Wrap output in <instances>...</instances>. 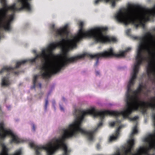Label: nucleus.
Listing matches in <instances>:
<instances>
[{"label": "nucleus", "instance_id": "nucleus-19", "mask_svg": "<svg viewBox=\"0 0 155 155\" xmlns=\"http://www.w3.org/2000/svg\"><path fill=\"white\" fill-rule=\"evenodd\" d=\"M112 2V6L114 7L115 6V0H105V2Z\"/></svg>", "mask_w": 155, "mask_h": 155}, {"label": "nucleus", "instance_id": "nucleus-8", "mask_svg": "<svg viewBox=\"0 0 155 155\" xmlns=\"http://www.w3.org/2000/svg\"><path fill=\"white\" fill-rule=\"evenodd\" d=\"M4 123L3 122L0 123V138L3 139L7 136H10L12 137L11 143H19L22 142L21 139L15 135L10 129H6L5 128Z\"/></svg>", "mask_w": 155, "mask_h": 155}, {"label": "nucleus", "instance_id": "nucleus-14", "mask_svg": "<svg viewBox=\"0 0 155 155\" xmlns=\"http://www.w3.org/2000/svg\"><path fill=\"white\" fill-rule=\"evenodd\" d=\"M144 150L145 149L143 147H140L138 150L137 153L135 154H133V155H142Z\"/></svg>", "mask_w": 155, "mask_h": 155}, {"label": "nucleus", "instance_id": "nucleus-29", "mask_svg": "<svg viewBox=\"0 0 155 155\" xmlns=\"http://www.w3.org/2000/svg\"><path fill=\"white\" fill-rule=\"evenodd\" d=\"M41 96H42L43 94V93H41Z\"/></svg>", "mask_w": 155, "mask_h": 155}, {"label": "nucleus", "instance_id": "nucleus-4", "mask_svg": "<svg viewBox=\"0 0 155 155\" xmlns=\"http://www.w3.org/2000/svg\"><path fill=\"white\" fill-rule=\"evenodd\" d=\"M147 72L149 79L151 80L152 79V75L155 76V66L153 61H151L148 62ZM131 88L130 86L127 85L126 100V108L124 110L120 111L123 114L124 118H129V116L133 110H139L142 114H144L148 108L155 110V103L141 101L137 97L133 98L130 95L132 91ZM152 99L155 100V96L153 97Z\"/></svg>", "mask_w": 155, "mask_h": 155}, {"label": "nucleus", "instance_id": "nucleus-33", "mask_svg": "<svg viewBox=\"0 0 155 155\" xmlns=\"http://www.w3.org/2000/svg\"><path fill=\"white\" fill-rule=\"evenodd\" d=\"M41 97H40L39 98V99H41Z\"/></svg>", "mask_w": 155, "mask_h": 155}, {"label": "nucleus", "instance_id": "nucleus-34", "mask_svg": "<svg viewBox=\"0 0 155 155\" xmlns=\"http://www.w3.org/2000/svg\"><path fill=\"white\" fill-rule=\"evenodd\" d=\"M75 111H76V112H77V110H76Z\"/></svg>", "mask_w": 155, "mask_h": 155}, {"label": "nucleus", "instance_id": "nucleus-20", "mask_svg": "<svg viewBox=\"0 0 155 155\" xmlns=\"http://www.w3.org/2000/svg\"><path fill=\"white\" fill-rule=\"evenodd\" d=\"M121 121L120 120H117L115 122H112L110 123V125L111 127H114L116 123H120Z\"/></svg>", "mask_w": 155, "mask_h": 155}, {"label": "nucleus", "instance_id": "nucleus-26", "mask_svg": "<svg viewBox=\"0 0 155 155\" xmlns=\"http://www.w3.org/2000/svg\"><path fill=\"white\" fill-rule=\"evenodd\" d=\"M32 129L34 131L35 130V128L34 124H33L32 126Z\"/></svg>", "mask_w": 155, "mask_h": 155}, {"label": "nucleus", "instance_id": "nucleus-11", "mask_svg": "<svg viewBox=\"0 0 155 155\" xmlns=\"http://www.w3.org/2000/svg\"><path fill=\"white\" fill-rule=\"evenodd\" d=\"M146 15H147V20H150V17L151 15L153 16H155V5L152 8L148 11V13Z\"/></svg>", "mask_w": 155, "mask_h": 155}, {"label": "nucleus", "instance_id": "nucleus-13", "mask_svg": "<svg viewBox=\"0 0 155 155\" xmlns=\"http://www.w3.org/2000/svg\"><path fill=\"white\" fill-rule=\"evenodd\" d=\"M143 87V85L140 84L137 90L134 92V94L135 95V97L134 98H136L137 97H138L137 95L138 94L141 92L142 90Z\"/></svg>", "mask_w": 155, "mask_h": 155}, {"label": "nucleus", "instance_id": "nucleus-10", "mask_svg": "<svg viewBox=\"0 0 155 155\" xmlns=\"http://www.w3.org/2000/svg\"><path fill=\"white\" fill-rule=\"evenodd\" d=\"M39 75H35L34 76L33 79V88H35L36 87H38L40 88L41 87V83H38L37 84V79L39 76Z\"/></svg>", "mask_w": 155, "mask_h": 155}, {"label": "nucleus", "instance_id": "nucleus-16", "mask_svg": "<svg viewBox=\"0 0 155 155\" xmlns=\"http://www.w3.org/2000/svg\"><path fill=\"white\" fill-rule=\"evenodd\" d=\"M119 136L115 134V135H112L111 136L109 139V140L110 141H112L113 140H115L117 139Z\"/></svg>", "mask_w": 155, "mask_h": 155}, {"label": "nucleus", "instance_id": "nucleus-23", "mask_svg": "<svg viewBox=\"0 0 155 155\" xmlns=\"http://www.w3.org/2000/svg\"><path fill=\"white\" fill-rule=\"evenodd\" d=\"M48 104V99H47L45 100V110L47 109V105Z\"/></svg>", "mask_w": 155, "mask_h": 155}, {"label": "nucleus", "instance_id": "nucleus-3", "mask_svg": "<svg viewBox=\"0 0 155 155\" xmlns=\"http://www.w3.org/2000/svg\"><path fill=\"white\" fill-rule=\"evenodd\" d=\"M79 25V29L77 34L73 37L72 39H66L64 38L65 37H67L68 35V26L66 25L63 28L58 29L55 28L54 24H52L51 27V31L55 32L56 36L60 37L62 40L58 43L54 42L51 44L49 46V50L52 51L57 47L64 48L65 44H67L70 48L73 49L77 47V43L84 38H92L97 41H101L102 39L100 38L102 36L101 32L105 29L97 27L84 31L83 29V22L80 21Z\"/></svg>", "mask_w": 155, "mask_h": 155}, {"label": "nucleus", "instance_id": "nucleus-36", "mask_svg": "<svg viewBox=\"0 0 155 155\" xmlns=\"http://www.w3.org/2000/svg\"><path fill=\"white\" fill-rule=\"evenodd\" d=\"M154 30H155V29H154Z\"/></svg>", "mask_w": 155, "mask_h": 155}, {"label": "nucleus", "instance_id": "nucleus-2", "mask_svg": "<svg viewBox=\"0 0 155 155\" xmlns=\"http://www.w3.org/2000/svg\"><path fill=\"white\" fill-rule=\"evenodd\" d=\"M51 43H50L48 47V50L51 53L50 54H48L46 53V51L45 49H43L41 53L39 54H36V51L34 50L33 52L36 54L35 57L32 59L25 60L17 62L16 67L15 68L7 66H5L0 70V74L5 72H11L15 74H18L19 73V72L15 71L16 68H18L20 65L25 64L28 61L31 63L35 62L37 59L40 58L41 59L42 62L43 63L42 66L40 68V70H41V75L43 79H47L50 78L52 75L56 74L63 67L68 64L74 62L78 60L84 58L85 57V54H81L68 58L67 56V53L65 52L64 53L63 56H61L59 63L51 64V60L50 56L52 55L51 52L54 49H53L52 51L49 50V46Z\"/></svg>", "mask_w": 155, "mask_h": 155}, {"label": "nucleus", "instance_id": "nucleus-27", "mask_svg": "<svg viewBox=\"0 0 155 155\" xmlns=\"http://www.w3.org/2000/svg\"><path fill=\"white\" fill-rule=\"evenodd\" d=\"M60 109L61 110L64 111V109L61 106H60Z\"/></svg>", "mask_w": 155, "mask_h": 155}, {"label": "nucleus", "instance_id": "nucleus-22", "mask_svg": "<svg viewBox=\"0 0 155 155\" xmlns=\"http://www.w3.org/2000/svg\"><path fill=\"white\" fill-rule=\"evenodd\" d=\"M139 117L138 116H135L133 117L130 118V119L132 121H135Z\"/></svg>", "mask_w": 155, "mask_h": 155}, {"label": "nucleus", "instance_id": "nucleus-32", "mask_svg": "<svg viewBox=\"0 0 155 155\" xmlns=\"http://www.w3.org/2000/svg\"><path fill=\"white\" fill-rule=\"evenodd\" d=\"M117 155H120V153H119Z\"/></svg>", "mask_w": 155, "mask_h": 155}, {"label": "nucleus", "instance_id": "nucleus-25", "mask_svg": "<svg viewBox=\"0 0 155 155\" xmlns=\"http://www.w3.org/2000/svg\"><path fill=\"white\" fill-rule=\"evenodd\" d=\"M96 76H97L100 74V72L99 71H96Z\"/></svg>", "mask_w": 155, "mask_h": 155}, {"label": "nucleus", "instance_id": "nucleus-5", "mask_svg": "<svg viewBox=\"0 0 155 155\" xmlns=\"http://www.w3.org/2000/svg\"><path fill=\"white\" fill-rule=\"evenodd\" d=\"M134 38L142 41L138 46L136 57V62L133 69L131 78L127 85L131 87L134 84V80L137 78L140 66L143 61L147 59V58L143 56V53L144 51H146L149 54H153L151 51L150 47L155 45V41L153 39V36L150 32L147 33L143 37H135Z\"/></svg>", "mask_w": 155, "mask_h": 155}, {"label": "nucleus", "instance_id": "nucleus-31", "mask_svg": "<svg viewBox=\"0 0 155 155\" xmlns=\"http://www.w3.org/2000/svg\"><path fill=\"white\" fill-rule=\"evenodd\" d=\"M63 99L64 101V100H65V98H64V97H63Z\"/></svg>", "mask_w": 155, "mask_h": 155}, {"label": "nucleus", "instance_id": "nucleus-35", "mask_svg": "<svg viewBox=\"0 0 155 155\" xmlns=\"http://www.w3.org/2000/svg\"><path fill=\"white\" fill-rule=\"evenodd\" d=\"M154 57L155 58V56H154Z\"/></svg>", "mask_w": 155, "mask_h": 155}, {"label": "nucleus", "instance_id": "nucleus-30", "mask_svg": "<svg viewBox=\"0 0 155 155\" xmlns=\"http://www.w3.org/2000/svg\"><path fill=\"white\" fill-rule=\"evenodd\" d=\"M1 107H0V111H1Z\"/></svg>", "mask_w": 155, "mask_h": 155}, {"label": "nucleus", "instance_id": "nucleus-9", "mask_svg": "<svg viewBox=\"0 0 155 155\" xmlns=\"http://www.w3.org/2000/svg\"><path fill=\"white\" fill-rule=\"evenodd\" d=\"M101 28H104L105 29V30L102 31L101 33V36L100 38L101 40V41H97L96 40H94L95 42L96 43H104L106 42H109L110 41H112L113 42H115L116 41V39L115 38H110L109 37L105 35V34L108 30V28L106 27H100Z\"/></svg>", "mask_w": 155, "mask_h": 155}, {"label": "nucleus", "instance_id": "nucleus-6", "mask_svg": "<svg viewBox=\"0 0 155 155\" xmlns=\"http://www.w3.org/2000/svg\"><path fill=\"white\" fill-rule=\"evenodd\" d=\"M141 8V7L139 5L129 4L128 11L120 9L115 15V18L118 21L123 23L125 25L131 23L137 28L141 23L140 21L141 14L138 11Z\"/></svg>", "mask_w": 155, "mask_h": 155}, {"label": "nucleus", "instance_id": "nucleus-1", "mask_svg": "<svg viewBox=\"0 0 155 155\" xmlns=\"http://www.w3.org/2000/svg\"><path fill=\"white\" fill-rule=\"evenodd\" d=\"M78 112L81 115L73 123L69 125L68 129H63V134L61 137L53 138L51 142L45 146L39 145V155L40 151L42 150L46 151L47 155H52L56 150L60 148L63 149V155H69L71 150L68 149L65 143L66 139L76 137L80 133L85 135L89 141H92L95 133L102 125L103 120L105 115L123 116L120 112L109 110L98 111L94 108L85 111L79 110Z\"/></svg>", "mask_w": 155, "mask_h": 155}, {"label": "nucleus", "instance_id": "nucleus-15", "mask_svg": "<svg viewBox=\"0 0 155 155\" xmlns=\"http://www.w3.org/2000/svg\"><path fill=\"white\" fill-rule=\"evenodd\" d=\"M128 143L129 147L133 148L134 144V139L130 140Z\"/></svg>", "mask_w": 155, "mask_h": 155}, {"label": "nucleus", "instance_id": "nucleus-24", "mask_svg": "<svg viewBox=\"0 0 155 155\" xmlns=\"http://www.w3.org/2000/svg\"><path fill=\"white\" fill-rule=\"evenodd\" d=\"M131 29H128L126 30V33L127 35H129L130 31Z\"/></svg>", "mask_w": 155, "mask_h": 155}, {"label": "nucleus", "instance_id": "nucleus-18", "mask_svg": "<svg viewBox=\"0 0 155 155\" xmlns=\"http://www.w3.org/2000/svg\"><path fill=\"white\" fill-rule=\"evenodd\" d=\"M137 133L138 130L137 129V126H135L133 128V131L131 133V135H133L134 134H137Z\"/></svg>", "mask_w": 155, "mask_h": 155}, {"label": "nucleus", "instance_id": "nucleus-7", "mask_svg": "<svg viewBox=\"0 0 155 155\" xmlns=\"http://www.w3.org/2000/svg\"><path fill=\"white\" fill-rule=\"evenodd\" d=\"M131 49V48L128 47L126 48L125 51H120L119 54H116L114 53L113 49L110 48H109L107 51H104L102 52L94 54L87 53H84L83 54H85V56H87L90 57L91 58H96V62L94 65L97 66L99 63V59L100 58H108L113 57L118 58L124 57L125 53L130 51Z\"/></svg>", "mask_w": 155, "mask_h": 155}, {"label": "nucleus", "instance_id": "nucleus-17", "mask_svg": "<svg viewBox=\"0 0 155 155\" xmlns=\"http://www.w3.org/2000/svg\"><path fill=\"white\" fill-rule=\"evenodd\" d=\"M132 148V147L129 146L127 149L125 151V155H127L128 153H131Z\"/></svg>", "mask_w": 155, "mask_h": 155}, {"label": "nucleus", "instance_id": "nucleus-12", "mask_svg": "<svg viewBox=\"0 0 155 155\" xmlns=\"http://www.w3.org/2000/svg\"><path fill=\"white\" fill-rule=\"evenodd\" d=\"M10 83L8 78H4L2 81V86H8L10 85Z\"/></svg>", "mask_w": 155, "mask_h": 155}, {"label": "nucleus", "instance_id": "nucleus-28", "mask_svg": "<svg viewBox=\"0 0 155 155\" xmlns=\"http://www.w3.org/2000/svg\"><path fill=\"white\" fill-rule=\"evenodd\" d=\"M99 145L98 144L97 145V148H99Z\"/></svg>", "mask_w": 155, "mask_h": 155}, {"label": "nucleus", "instance_id": "nucleus-21", "mask_svg": "<svg viewBox=\"0 0 155 155\" xmlns=\"http://www.w3.org/2000/svg\"><path fill=\"white\" fill-rule=\"evenodd\" d=\"M122 126H119L117 129L116 131V134L117 135H120V129L122 128Z\"/></svg>", "mask_w": 155, "mask_h": 155}]
</instances>
